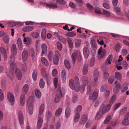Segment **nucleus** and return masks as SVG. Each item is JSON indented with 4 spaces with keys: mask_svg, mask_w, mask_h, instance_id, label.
Listing matches in <instances>:
<instances>
[{
    "mask_svg": "<svg viewBox=\"0 0 129 129\" xmlns=\"http://www.w3.org/2000/svg\"><path fill=\"white\" fill-rule=\"evenodd\" d=\"M10 66L11 71L9 70H7L6 72L7 76L12 80L14 77V73H15L17 79L19 80H20L22 77V74L20 70L17 68L16 64L14 62L11 63Z\"/></svg>",
    "mask_w": 129,
    "mask_h": 129,
    "instance_id": "1",
    "label": "nucleus"
},
{
    "mask_svg": "<svg viewBox=\"0 0 129 129\" xmlns=\"http://www.w3.org/2000/svg\"><path fill=\"white\" fill-rule=\"evenodd\" d=\"M34 99L33 96H30L27 102V108L29 114L31 115L33 112Z\"/></svg>",
    "mask_w": 129,
    "mask_h": 129,
    "instance_id": "2",
    "label": "nucleus"
},
{
    "mask_svg": "<svg viewBox=\"0 0 129 129\" xmlns=\"http://www.w3.org/2000/svg\"><path fill=\"white\" fill-rule=\"evenodd\" d=\"M71 58L73 63H74L77 58L78 61L80 62L82 60L81 55L80 52L78 50L72 53Z\"/></svg>",
    "mask_w": 129,
    "mask_h": 129,
    "instance_id": "3",
    "label": "nucleus"
},
{
    "mask_svg": "<svg viewBox=\"0 0 129 129\" xmlns=\"http://www.w3.org/2000/svg\"><path fill=\"white\" fill-rule=\"evenodd\" d=\"M82 85L81 87H79V89H76V92L79 91L80 90L82 92L85 89V86L87 85L88 84V79L87 77H83L82 80Z\"/></svg>",
    "mask_w": 129,
    "mask_h": 129,
    "instance_id": "4",
    "label": "nucleus"
},
{
    "mask_svg": "<svg viewBox=\"0 0 129 129\" xmlns=\"http://www.w3.org/2000/svg\"><path fill=\"white\" fill-rule=\"evenodd\" d=\"M111 106L109 104L106 105L104 104H101L100 108V111L103 114H105L108 112L110 109Z\"/></svg>",
    "mask_w": 129,
    "mask_h": 129,
    "instance_id": "5",
    "label": "nucleus"
},
{
    "mask_svg": "<svg viewBox=\"0 0 129 129\" xmlns=\"http://www.w3.org/2000/svg\"><path fill=\"white\" fill-rule=\"evenodd\" d=\"M40 3L41 4L44 5L45 6H46L50 8L55 9L57 8V4L56 3L47 4L42 2H40Z\"/></svg>",
    "mask_w": 129,
    "mask_h": 129,
    "instance_id": "6",
    "label": "nucleus"
},
{
    "mask_svg": "<svg viewBox=\"0 0 129 129\" xmlns=\"http://www.w3.org/2000/svg\"><path fill=\"white\" fill-rule=\"evenodd\" d=\"M7 98L8 101L11 103L12 105H13L15 101L14 97L12 93L9 92L8 93Z\"/></svg>",
    "mask_w": 129,
    "mask_h": 129,
    "instance_id": "7",
    "label": "nucleus"
},
{
    "mask_svg": "<svg viewBox=\"0 0 129 129\" xmlns=\"http://www.w3.org/2000/svg\"><path fill=\"white\" fill-rule=\"evenodd\" d=\"M62 93L63 92L61 90H58L57 91V93H58V94H57L55 98V103H58L60 101V98L62 96L61 95Z\"/></svg>",
    "mask_w": 129,
    "mask_h": 129,
    "instance_id": "8",
    "label": "nucleus"
},
{
    "mask_svg": "<svg viewBox=\"0 0 129 129\" xmlns=\"http://www.w3.org/2000/svg\"><path fill=\"white\" fill-rule=\"evenodd\" d=\"M20 103L21 106H24L25 103V96L24 94H22L20 96Z\"/></svg>",
    "mask_w": 129,
    "mask_h": 129,
    "instance_id": "9",
    "label": "nucleus"
},
{
    "mask_svg": "<svg viewBox=\"0 0 129 129\" xmlns=\"http://www.w3.org/2000/svg\"><path fill=\"white\" fill-rule=\"evenodd\" d=\"M89 53L88 49L87 47H85L83 49V54L85 59H87L89 56Z\"/></svg>",
    "mask_w": 129,
    "mask_h": 129,
    "instance_id": "10",
    "label": "nucleus"
},
{
    "mask_svg": "<svg viewBox=\"0 0 129 129\" xmlns=\"http://www.w3.org/2000/svg\"><path fill=\"white\" fill-rule=\"evenodd\" d=\"M42 52L41 55H43L44 54H46L47 53V48L46 45L45 44H43L42 45Z\"/></svg>",
    "mask_w": 129,
    "mask_h": 129,
    "instance_id": "11",
    "label": "nucleus"
},
{
    "mask_svg": "<svg viewBox=\"0 0 129 129\" xmlns=\"http://www.w3.org/2000/svg\"><path fill=\"white\" fill-rule=\"evenodd\" d=\"M98 95V93L97 92H94L92 95L89 96V99L93 101H95Z\"/></svg>",
    "mask_w": 129,
    "mask_h": 129,
    "instance_id": "12",
    "label": "nucleus"
},
{
    "mask_svg": "<svg viewBox=\"0 0 129 129\" xmlns=\"http://www.w3.org/2000/svg\"><path fill=\"white\" fill-rule=\"evenodd\" d=\"M0 52L2 54L4 57H6L7 56V52L6 50L3 47L0 48Z\"/></svg>",
    "mask_w": 129,
    "mask_h": 129,
    "instance_id": "13",
    "label": "nucleus"
},
{
    "mask_svg": "<svg viewBox=\"0 0 129 129\" xmlns=\"http://www.w3.org/2000/svg\"><path fill=\"white\" fill-rule=\"evenodd\" d=\"M69 83L70 87L72 89L74 90L75 89V90L76 91L75 89L76 88H77V89H78H78H79V87H78V88L76 87V88H75V87L74 82L73 81V80H72L71 79L69 80Z\"/></svg>",
    "mask_w": 129,
    "mask_h": 129,
    "instance_id": "14",
    "label": "nucleus"
},
{
    "mask_svg": "<svg viewBox=\"0 0 129 129\" xmlns=\"http://www.w3.org/2000/svg\"><path fill=\"white\" fill-rule=\"evenodd\" d=\"M28 52L26 50H24L22 52V58L23 61H25L26 60Z\"/></svg>",
    "mask_w": 129,
    "mask_h": 129,
    "instance_id": "15",
    "label": "nucleus"
},
{
    "mask_svg": "<svg viewBox=\"0 0 129 129\" xmlns=\"http://www.w3.org/2000/svg\"><path fill=\"white\" fill-rule=\"evenodd\" d=\"M11 51L13 55H15L17 53L16 45L15 44H13L12 45Z\"/></svg>",
    "mask_w": 129,
    "mask_h": 129,
    "instance_id": "16",
    "label": "nucleus"
},
{
    "mask_svg": "<svg viewBox=\"0 0 129 129\" xmlns=\"http://www.w3.org/2000/svg\"><path fill=\"white\" fill-rule=\"evenodd\" d=\"M45 108V106L44 104H42L40 106L39 110V114L42 115L43 113Z\"/></svg>",
    "mask_w": 129,
    "mask_h": 129,
    "instance_id": "17",
    "label": "nucleus"
},
{
    "mask_svg": "<svg viewBox=\"0 0 129 129\" xmlns=\"http://www.w3.org/2000/svg\"><path fill=\"white\" fill-rule=\"evenodd\" d=\"M114 76L115 79L118 80H121L122 77L121 74L118 72H115Z\"/></svg>",
    "mask_w": 129,
    "mask_h": 129,
    "instance_id": "18",
    "label": "nucleus"
},
{
    "mask_svg": "<svg viewBox=\"0 0 129 129\" xmlns=\"http://www.w3.org/2000/svg\"><path fill=\"white\" fill-rule=\"evenodd\" d=\"M33 26H26L23 28V30L24 32H27L32 30L34 29Z\"/></svg>",
    "mask_w": 129,
    "mask_h": 129,
    "instance_id": "19",
    "label": "nucleus"
},
{
    "mask_svg": "<svg viewBox=\"0 0 129 129\" xmlns=\"http://www.w3.org/2000/svg\"><path fill=\"white\" fill-rule=\"evenodd\" d=\"M29 86L27 84H25L23 86L22 91L23 93L26 94L28 92L29 90Z\"/></svg>",
    "mask_w": 129,
    "mask_h": 129,
    "instance_id": "20",
    "label": "nucleus"
},
{
    "mask_svg": "<svg viewBox=\"0 0 129 129\" xmlns=\"http://www.w3.org/2000/svg\"><path fill=\"white\" fill-rule=\"evenodd\" d=\"M41 60L43 64L46 66H48L49 64L48 62L45 58L43 57H41Z\"/></svg>",
    "mask_w": 129,
    "mask_h": 129,
    "instance_id": "21",
    "label": "nucleus"
},
{
    "mask_svg": "<svg viewBox=\"0 0 129 129\" xmlns=\"http://www.w3.org/2000/svg\"><path fill=\"white\" fill-rule=\"evenodd\" d=\"M116 99V96L115 95H113L109 101V104L111 106L114 103Z\"/></svg>",
    "mask_w": 129,
    "mask_h": 129,
    "instance_id": "22",
    "label": "nucleus"
},
{
    "mask_svg": "<svg viewBox=\"0 0 129 129\" xmlns=\"http://www.w3.org/2000/svg\"><path fill=\"white\" fill-rule=\"evenodd\" d=\"M35 94L38 98H40L41 97V93L40 91L38 89H36L35 90Z\"/></svg>",
    "mask_w": 129,
    "mask_h": 129,
    "instance_id": "23",
    "label": "nucleus"
},
{
    "mask_svg": "<svg viewBox=\"0 0 129 129\" xmlns=\"http://www.w3.org/2000/svg\"><path fill=\"white\" fill-rule=\"evenodd\" d=\"M103 114L101 111H99L96 115L95 118V120H99L103 116Z\"/></svg>",
    "mask_w": 129,
    "mask_h": 129,
    "instance_id": "24",
    "label": "nucleus"
},
{
    "mask_svg": "<svg viewBox=\"0 0 129 129\" xmlns=\"http://www.w3.org/2000/svg\"><path fill=\"white\" fill-rule=\"evenodd\" d=\"M88 71V68L87 65L86 64H84L82 69V72L83 74L86 75Z\"/></svg>",
    "mask_w": 129,
    "mask_h": 129,
    "instance_id": "25",
    "label": "nucleus"
},
{
    "mask_svg": "<svg viewBox=\"0 0 129 129\" xmlns=\"http://www.w3.org/2000/svg\"><path fill=\"white\" fill-rule=\"evenodd\" d=\"M33 78V80L35 81L37 78V71L36 70H34L32 74Z\"/></svg>",
    "mask_w": 129,
    "mask_h": 129,
    "instance_id": "26",
    "label": "nucleus"
},
{
    "mask_svg": "<svg viewBox=\"0 0 129 129\" xmlns=\"http://www.w3.org/2000/svg\"><path fill=\"white\" fill-rule=\"evenodd\" d=\"M64 64L66 68L69 70L70 69L71 67L69 61L66 59L64 60Z\"/></svg>",
    "mask_w": 129,
    "mask_h": 129,
    "instance_id": "27",
    "label": "nucleus"
},
{
    "mask_svg": "<svg viewBox=\"0 0 129 129\" xmlns=\"http://www.w3.org/2000/svg\"><path fill=\"white\" fill-rule=\"evenodd\" d=\"M99 81L98 80V78H93L92 86H96L98 84Z\"/></svg>",
    "mask_w": 129,
    "mask_h": 129,
    "instance_id": "28",
    "label": "nucleus"
},
{
    "mask_svg": "<svg viewBox=\"0 0 129 129\" xmlns=\"http://www.w3.org/2000/svg\"><path fill=\"white\" fill-rule=\"evenodd\" d=\"M17 44L20 50H21L23 48L22 41L20 38H18L17 41Z\"/></svg>",
    "mask_w": 129,
    "mask_h": 129,
    "instance_id": "29",
    "label": "nucleus"
},
{
    "mask_svg": "<svg viewBox=\"0 0 129 129\" xmlns=\"http://www.w3.org/2000/svg\"><path fill=\"white\" fill-rule=\"evenodd\" d=\"M19 121H23L24 118L22 115V113L20 111L18 112Z\"/></svg>",
    "mask_w": 129,
    "mask_h": 129,
    "instance_id": "30",
    "label": "nucleus"
},
{
    "mask_svg": "<svg viewBox=\"0 0 129 129\" xmlns=\"http://www.w3.org/2000/svg\"><path fill=\"white\" fill-rule=\"evenodd\" d=\"M53 83L55 88H57L58 87V89H59V90H61L60 89V87L58 85V79L57 78H54L53 80Z\"/></svg>",
    "mask_w": 129,
    "mask_h": 129,
    "instance_id": "31",
    "label": "nucleus"
},
{
    "mask_svg": "<svg viewBox=\"0 0 129 129\" xmlns=\"http://www.w3.org/2000/svg\"><path fill=\"white\" fill-rule=\"evenodd\" d=\"M67 40L69 44L70 47L72 48L73 47V44L72 39L70 38H68L67 39Z\"/></svg>",
    "mask_w": 129,
    "mask_h": 129,
    "instance_id": "32",
    "label": "nucleus"
},
{
    "mask_svg": "<svg viewBox=\"0 0 129 129\" xmlns=\"http://www.w3.org/2000/svg\"><path fill=\"white\" fill-rule=\"evenodd\" d=\"M71 111L68 108H67L65 111V116L67 118L69 117L71 114Z\"/></svg>",
    "mask_w": 129,
    "mask_h": 129,
    "instance_id": "33",
    "label": "nucleus"
},
{
    "mask_svg": "<svg viewBox=\"0 0 129 129\" xmlns=\"http://www.w3.org/2000/svg\"><path fill=\"white\" fill-rule=\"evenodd\" d=\"M61 77L62 80L64 81L66 79V70H63L61 72Z\"/></svg>",
    "mask_w": 129,
    "mask_h": 129,
    "instance_id": "34",
    "label": "nucleus"
},
{
    "mask_svg": "<svg viewBox=\"0 0 129 129\" xmlns=\"http://www.w3.org/2000/svg\"><path fill=\"white\" fill-rule=\"evenodd\" d=\"M128 89V85L126 83L124 84L122 86L121 91L122 92H124Z\"/></svg>",
    "mask_w": 129,
    "mask_h": 129,
    "instance_id": "35",
    "label": "nucleus"
},
{
    "mask_svg": "<svg viewBox=\"0 0 129 129\" xmlns=\"http://www.w3.org/2000/svg\"><path fill=\"white\" fill-rule=\"evenodd\" d=\"M106 51L105 49H103L102 51H101L100 54H98L100 56L101 58L103 57L106 55Z\"/></svg>",
    "mask_w": 129,
    "mask_h": 129,
    "instance_id": "36",
    "label": "nucleus"
},
{
    "mask_svg": "<svg viewBox=\"0 0 129 129\" xmlns=\"http://www.w3.org/2000/svg\"><path fill=\"white\" fill-rule=\"evenodd\" d=\"M82 110V107L81 105L78 106L74 110V111L75 113H79Z\"/></svg>",
    "mask_w": 129,
    "mask_h": 129,
    "instance_id": "37",
    "label": "nucleus"
},
{
    "mask_svg": "<svg viewBox=\"0 0 129 129\" xmlns=\"http://www.w3.org/2000/svg\"><path fill=\"white\" fill-rule=\"evenodd\" d=\"M45 85V83L43 79L41 78L40 81L39 85L40 87L41 88H44Z\"/></svg>",
    "mask_w": 129,
    "mask_h": 129,
    "instance_id": "38",
    "label": "nucleus"
},
{
    "mask_svg": "<svg viewBox=\"0 0 129 129\" xmlns=\"http://www.w3.org/2000/svg\"><path fill=\"white\" fill-rule=\"evenodd\" d=\"M62 109L60 108H59L57 110L55 113V115L56 116H60L62 112Z\"/></svg>",
    "mask_w": 129,
    "mask_h": 129,
    "instance_id": "39",
    "label": "nucleus"
},
{
    "mask_svg": "<svg viewBox=\"0 0 129 129\" xmlns=\"http://www.w3.org/2000/svg\"><path fill=\"white\" fill-rule=\"evenodd\" d=\"M81 40L78 39L76 40L75 43V46L76 47H79L80 46Z\"/></svg>",
    "mask_w": 129,
    "mask_h": 129,
    "instance_id": "40",
    "label": "nucleus"
},
{
    "mask_svg": "<svg viewBox=\"0 0 129 129\" xmlns=\"http://www.w3.org/2000/svg\"><path fill=\"white\" fill-rule=\"evenodd\" d=\"M46 32V30L45 29H43L42 30L41 36L42 38L43 39H45V38Z\"/></svg>",
    "mask_w": 129,
    "mask_h": 129,
    "instance_id": "41",
    "label": "nucleus"
},
{
    "mask_svg": "<svg viewBox=\"0 0 129 129\" xmlns=\"http://www.w3.org/2000/svg\"><path fill=\"white\" fill-rule=\"evenodd\" d=\"M75 115L74 118V121H78L79 120L80 118V115L79 113H75Z\"/></svg>",
    "mask_w": 129,
    "mask_h": 129,
    "instance_id": "42",
    "label": "nucleus"
},
{
    "mask_svg": "<svg viewBox=\"0 0 129 129\" xmlns=\"http://www.w3.org/2000/svg\"><path fill=\"white\" fill-rule=\"evenodd\" d=\"M100 75V72L97 69H95L93 74V78L96 77L98 78Z\"/></svg>",
    "mask_w": 129,
    "mask_h": 129,
    "instance_id": "43",
    "label": "nucleus"
},
{
    "mask_svg": "<svg viewBox=\"0 0 129 129\" xmlns=\"http://www.w3.org/2000/svg\"><path fill=\"white\" fill-rule=\"evenodd\" d=\"M110 94V91L108 90H106L104 92V96L105 98H107L109 96Z\"/></svg>",
    "mask_w": 129,
    "mask_h": 129,
    "instance_id": "44",
    "label": "nucleus"
},
{
    "mask_svg": "<svg viewBox=\"0 0 129 129\" xmlns=\"http://www.w3.org/2000/svg\"><path fill=\"white\" fill-rule=\"evenodd\" d=\"M53 56V52L51 51H50L49 53L48 58L50 61H52Z\"/></svg>",
    "mask_w": 129,
    "mask_h": 129,
    "instance_id": "45",
    "label": "nucleus"
},
{
    "mask_svg": "<svg viewBox=\"0 0 129 129\" xmlns=\"http://www.w3.org/2000/svg\"><path fill=\"white\" fill-rule=\"evenodd\" d=\"M87 119L86 116L84 114H83L81 116L80 120L81 121H86Z\"/></svg>",
    "mask_w": 129,
    "mask_h": 129,
    "instance_id": "46",
    "label": "nucleus"
},
{
    "mask_svg": "<svg viewBox=\"0 0 129 129\" xmlns=\"http://www.w3.org/2000/svg\"><path fill=\"white\" fill-rule=\"evenodd\" d=\"M108 122H109V123L111 125L113 126H115L116 124V121H104V123L106 124L108 123Z\"/></svg>",
    "mask_w": 129,
    "mask_h": 129,
    "instance_id": "47",
    "label": "nucleus"
},
{
    "mask_svg": "<svg viewBox=\"0 0 129 129\" xmlns=\"http://www.w3.org/2000/svg\"><path fill=\"white\" fill-rule=\"evenodd\" d=\"M97 41L98 43L101 45H103L104 43L103 39L102 37H100L97 40Z\"/></svg>",
    "mask_w": 129,
    "mask_h": 129,
    "instance_id": "48",
    "label": "nucleus"
},
{
    "mask_svg": "<svg viewBox=\"0 0 129 129\" xmlns=\"http://www.w3.org/2000/svg\"><path fill=\"white\" fill-rule=\"evenodd\" d=\"M103 14L105 15L107 17H110V14L109 12L105 10H103Z\"/></svg>",
    "mask_w": 129,
    "mask_h": 129,
    "instance_id": "49",
    "label": "nucleus"
},
{
    "mask_svg": "<svg viewBox=\"0 0 129 129\" xmlns=\"http://www.w3.org/2000/svg\"><path fill=\"white\" fill-rule=\"evenodd\" d=\"M66 35L68 37H73L75 36L76 35V34L74 33L70 32L67 33L66 34Z\"/></svg>",
    "mask_w": 129,
    "mask_h": 129,
    "instance_id": "50",
    "label": "nucleus"
},
{
    "mask_svg": "<svg viewBox=\"0 0 129 129\" xmlns=\"http://www.w3.org/2000/svg\"><path fill=\"white\" fill-rule=\"evenodd\" d=\"M22 70L24 72H25L27 70V66L26 64L24 63L22 65Z\"/></svg>",
    "mask_w": 129,
    "mask_h": 129,
    "instance_id": "51",
    "label": "nucleus"
},
{
    "mask_svg": "<svg viewBox=\"0 0 129 129\" xmlns=\"http://www.w3.org/2000/svg\"><path fill=\"white\" fill-rule=\"evenodd\" d=\"M4 98V94L3 90L0 89V100L2 101L3 100Z\"/></svg>",
    "mask_w": 129,
    "mask_h": 129,
    "instance_id": "52",
    "label": "nucleus"
},
{
    "mask_svg": "<svg viewBox=\"0 0 129 129\" xmlns=\"http://www.w3.org/2000/svg\"><path fill=\"white\" fill-rule=\"evenodd\" d=\"M58 38L64 44L66 43V40L65 38L60 36L58 37Z\"/></svg>",
    "mask_w": 129,
    "mask_h": 129,
    "instance_id": "53",
    "label": "nucleus"
},
{
    "mask_svg": "<svg viewBox=\"0 0 129 129\" xmlns=\"http://www.w3.org/2000/svg\"><path fill=\"white\" fill-rule=\"evenodd\" d=\"M58 58L54 56L53 60V63L55 64H57L58 63Z\"/></svg>",
    "mask_w": 129,
    "mask_h": 129,
    "instance_id": "54",
    "label": "nucleus"
},
{
    "mask_svg": "<svg viewBox=\"0 0 129 129\" xmlns=\"http://www.w3.org/2000/svg\"><path fill=\"white\" fill-rule=\"evenodd\" d=\"M121 105L120 103H118L115 104L114 107L113 108V110L115 111L119 108Z\"/></svg>",
    "mask_w": 129,
    "mask_h": 129,
    "instance_id": "55",
    "label": "nucleus"
},
{
    "mask_svg": "<svg viewBox=\"0 0 129 129\" xmlns=\"http://www.w3.org/2000/svg\"><path fill=\"white\" fill-rule=\"evenodd\" d=\"M43 124V121H38L37 125V129H40Z\"/></svg>",
    "mask_w": 129,
    "mask_h": 129,
    "instance_id": "56",
    "label": "nucleus"
},
{
    "mask_svg": "<svg viewBox=\"0 0 129 129\" xmlns=\"http://www.w3.org/2000/svg\"><path fill=\"white\" fill-rule=\"evenodd\" d=\"M78 100V98L77 95L74 94L73 95L72 98V101L74 103H75Z\"/></svg>",
    "mask_w": 129,
    "mask_h": 129,
    "instance_id": "57",
    "label": "nucleus"
},
{
    "mask_svg": "<svg viewBox=\"0 0 129 129\" xmlns=\"http://www.w3.org/2000/svg\"><path fill=\"white\" fill-rule=\"evenodd\" d=\"M127 109V107H125L122 108L120 110V114H123L125 113Z\"/></svg>",
    "mask_w": 129,
    "mask_h": 129,
    "instance_id": "58",
    "label": "nucleus"
},
{
    "mask_svg": "<svg viewBox=\"0 0 129 129\" xmlns=\"http://www.w3.org/2000/svg\"><path fill=\"white\" fill-rule=\"evenodd\" d=\"M109 76V74L107 72H104V73L103 77L104 79H107Z\"/></svg>",
    "mask_w": 129,
    "mask_h": 129,
    "instance_id": "59",
    "label": "nucleus"
},
{
    "mask_svg": "<svg viewBox=\"0 0 129 129\" xmlns=\"http://www.w3.org/2000/svg\"><path fill=\"white\" fill-rule=\"evenodd\" d=\"M57 45L58 49L60 51L62 49V46L61 43L60 42H57Z\"/></svg>",
    "mask_w": 129,
    "mask_h": 129,
    "instance_id": "60",
    "label": "nucleus"
},
{
    "mask_svg": "<svg viewBox=\"0 0 129 129\" xmlns=\"http://www.w3.org/2000/svg\"><path fill=\"white\" fill-rule=\"evenodd\" d=\"M51 112L48 111L46 113V117L48 119L50 118L51 117Z\"/></svg>",
    "mask_w": 129,
    "mask_h": 129,
    "instance_id": "61",
    "label": "nucleus"
},
{
    "mask_svg": "<svg viewBox=\"0 0 129 129\" xmlns=\"http://www.w3.org/2000/svg\"><path fill=\"white\" fill-rule=\"evenodd\" d=\"M112 118V116L110 115H108L106 117L105 121H110Z\"/></svg>",
    "mask_w": 129,
    "mask_h": 129,
    "instance_id": "62",
    "label": "nucleus"
},
{
    "mask_svg": "<svg viewBox=\"0 0 129 129\" xmlns=\"http://www.w3.org/2000/svg\"><path fill=\"white\" fill-rule=\"evenodd\" d=\"M114 78L113 77H110L108 80V82L110 84H112L114 81Z\"/></svg>",
    "mask_w": 129,
    "mask_h": 129,
    "instance_id": "63",
    "label": "nucleus"
},
{
    "mask_svg": "<svg viewBox=\"0 0 129 129\" xmlns=\"http://www.w3.org/2000/svg\"><path fill=\"white\" fill-rule=\"evenodd\" d=\"M94 11L95 13H96L100 14L101 13V10L98 8H95L94 9Z\"/></svg>",
    "mask_w": 129,
    "mask_h": 129,
    "instance_id": "64",
    "label": "nucleus"
}]
</instances>
